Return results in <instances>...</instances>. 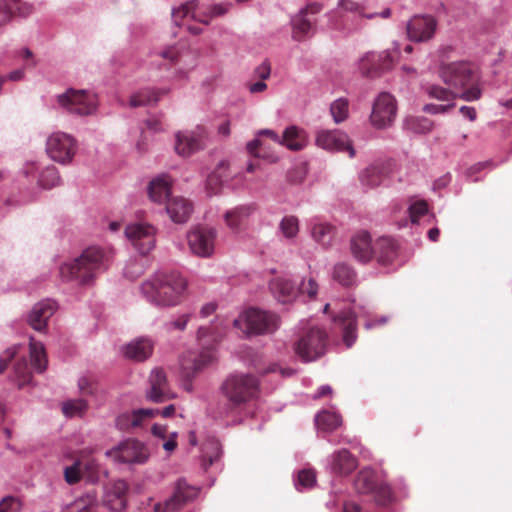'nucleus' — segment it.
<instances>
[{"label": "nucleus", "instance_id": "nucleus-31", "mask_svg": "<svg viewBox=\"0 0 512 512\" xmlns=\"http://www.w3.org/2000/svg\"><path fill=\"white\" fill-rule=\"evenodd\" d=\"M192 209V204L183 197L171 198L166 205V211L175 223L186 222L192 213Z\"/></svg>", "mask_w": 512, "mask_h": 512}, {"label": "nucleus", "instance_id": "nucleus-51", "mask_svg": "<svg viewBox=\"0 0 512 512\" xmlns=\"http://www.w3.org/2000/svg\"><path fill=\"white\" fill-rule=\"evenodd\" d=\"M60 183V176L54 166L45 168L40 175L39 184L43 188L51 189Z\"/></svg>", "mask_w": 512, "mask_h": 512}, {"label": "nucleus", "instance_id": "nucleus-17", "mask_svg": "<svg viewBox=\"0 0 512 512\" xmlns=\"http://www.w3.org/2000/svg\"><path fill=\"white\" fill-rule=\"evenodd\" d=\"M160 411L158 409H138L126 411L119 414L115 419V426L125 432H131L144 427L148 424Z\"/></svg>", "mask_w": 512, "mask_h": 512}, {"label": "nucleus", "instance_id": "nucleus-23", "mask_svg": "<svg viewBox=\"0 0 512 512\" xmlns=\"http://www.w3.org/2000/svg\"><path fill=\"white\" fill-rule=\"evenodd\" d=\"M206 132L203 128L179 132L176 135L175 150L181 156H190L204 147Z\"/></svg>", "mask_w": 512, "mask_h": 512}, {"label": "nucleus", "instance_id": "nucleus-41", "mask_svg": "<svg viewBox=\"0 0 512 512\" xmlns=\"http://www.w3.org/2000/svg\"><path fill=\"white\" fill-rule=\"evenodd\" d=\"M316 426L324 432H332L342 425V417L336 412L323 410L315 418Z\"/></svg>", "mask_w": 512, "mask_h": 512}, {"label": "nucleus", "instance_id": "nucleus-30", "mask_svg": "<svg viewBox=\"0 0 512 512\" xmlns=\"http://www.w3.org/2000/svg\"><path fill=\"white\" fill-rule=\"evenodd\" d=\"M270 290L281 303L292 302L298 296L295 284L289 279L275 278L270 282Z\"/></svg>", "mask_w": 512, "mask_h": 512}, {"label": "nucleus", "instance_id": "nucleus-48", "mask_svg": "<svg viewBox=\"0 0 512 512\" xmlns=\"http://www.w3.org/2000/svg\"><path fill=\"white\" fill-rule=\"evenodd\" d=\"M87 402L83 399L69 400L63 403L62 412L67 417L83 416L87 411Z\"/></svg>", "mask_w": 512, "mask_h": 512}, {"label": "nucleus", "instance_id": "nucleus-16", "mask_svg": "<svg viewBox=\"0 0 512 512\" xmlns=\"http://www.w3.org/2000/svg\"><path fill=\"white\" fill-rule=\"evenodd\" d=\"M395 63L393 54L389 51L366 53L359 61V70L367 77H377L392 69Z\"/></svg>", "mask_w": 512, "mask_h": 512}, {"label": "nucleus", "instance_id": "nucleus-32", "mask_svg": "<svg viewBox=\"0 0 512 512\" xmlns=\"http://www.w3.org/2000/svg\"><path fill=\"white\" fill-rule=\"evenodd\" d=\"M335 323L338 324L342 328L343 332V341L345 345L349 348L351 347L356 338V316L350 310L342 311L335 319Z\"/></svg>", "mask_w": 512, "mask_h": 512}, {"label": "nucleus", "instance_id": "nucleus-38", "mask_svg": "<svg viewBox=\"0 0 512 512\" xmlns=\"http://www.w3.org/2000/svg\"><path fill=\"white\" fill-rule=\"evenodd\" d=\"M378 483L377 474L371 468L360 470L354 480V487L360 494H371Z\"/></svg>", "mask_w": 512, "mask_h": 512}, {"label": "nucleus", "instance_id": "nucleus-15", "mask_svg": "<svg viewBox=\"0 0 512 512\" xmlns=\"http://www.w3.org/2000/svg\"><path fill=\"white\" fill-rule=\"evenodd\" d=\"M217 231L211 227L198 226L187 234L191 252L199 257H210L215 249Z\"/></svg>", "mask_w": 512, "mask_h": 512}, {"label": "nucleus", "instance_id": "nucleus-52", "mask_svg": "<svg viewBox=\"0 0 512 512\" xmlns=\"http://www.w3.org/2000/svg\"><path fill=\"white\" fill-rule=\"evenodd\" d=\"M349 103L346 99L335 100L330 107L331 115L336 123H341L348 117Z\"/></svg>", "mask_w": 512, "mask_h": 512}, {"label": "nucleus", "instance_id": "nucleus-11", "mask_svg": "<svg viewBox=\"0 0 512 512\" xmlns=\"http://www.w3.org/2000/svg\"><path fill=\"white\" fill-rule=\"evenodd\" d=\"M106 455L119 463L143 464L149 458V450L137 439H126L108 450Z\"/></svg>", "mask_w": 512, "mask_h": 512}, {"label": "nucleus", "instance_id": "nucleus-47", "mask_svg": "<svg viewBox=\"0 0 512 512\" xmlns=\"http://www.w3.org/2000/svg\"><path fill=\"white\" fill-rule=\"evenodd\" d=\"M14 376L18 386L21 388L32 380V373L25 358L19 359L14 365Z\"/></svg>", "mask_w": 512, "mask_h": 512}, {"label": "nucleus", "instance_id": "nucleus-49", "mask_svg": "<svg viewBox=\"0 0 512 512\" xmlns=\"http://www.w3.org/2000/svg\"><path fill=\"white\" fill-rule=\"evenodd\" d=\"M426 91L431 98L437 99L439 101H447L453 103L457 97H460V94L457 92L439 85H431L427 87Z\"/></svg>", "mask_w": 512, "mask_h": 512}, {"label": "nucleus", "instance_id": "nucleus-2", "mask_svg": "<svg viewBox=\"0 0 512 512\" xmlns=\"http://www.w3.org/2000/svg\"><path fill=\"white\" fill-rule=\"evenodd\" d=\"M187 288V281L178 272L157 273L141 286L146 299L157 306H174L180 303Z\"/></svg>", "mask_w": 512, "mask_h": 512}, {"label": "nucleus", "instance_id": "nucleus-61", "mask_svg": "<svg viewBox=\"0 0 512 512\" xmlns=\"http://www.w3.org/2000/svg\"><path fill=\"white\" fill-rule=\"evenodd\" d=\"M454 106V103H449L445 105L426 104L423 107V111L428 114H445L449 112Z\"/></svg>", "mask_w": 512, "mask_h": 512}, {"label": "nucleus", "instance_id": "nucleus-59", "mask_svg": "<svg viewBox=\"0 0 512 512\" xmlns=\"http://www.w3.org/2000/svg\"><path fill=\"white\" fill-rule=\"evenodd\" d=\"M20 509V501L13 496L4 497L0 501V512H19Z\"/></svg>", "mask_w": 512, "mask_h": 512}, {"label": "nucleus", "instance_id": "nucleus-50", "mask_svg": "<svg viewBox=\"0 0 512 512\" xmlns=\"http://www.w3.org/2000/svg\"><path fill=\"white\" fill-rule=\"evenodd\" d=\"M371 494L374 496L376 503L382 506L388 505L393 499L391 487L384 482L378 481L375 490Z\"/></svg>", "mask_w": 512, "mask_h": 512}, {"label": "nucleus", "instance_id": "nucleus-7", "mask_svg": "<svg viewBox=\"0 0 512 512\" xmlns=\"http://www.w3.org/2000/svg\"><path fill=\"white\" fill-rule=\"evenodd\" d=\"M375 15L367 14L365 7L353 0H339L337 9L331 15L332 28L338 31L357 29L362 18L372 19Z\"/></svg>", "mask_w": 512, "mask_h": 512}, {"label": "nucleus", "instance_id": "nucleus-12", "mask_svg": "<svg viewBox=\"0 0 512 512\" xmlns=\"http://www.w3.org/2000/svg\"><path fill=\"white\" fill-rule=\"evenodd\" d=\"M397 113L396 100L390 93L382 92L376 98L370 115L371 124L377 129L392 125Z\"/></svg>", "mask_w": 512, "mask_h": 512}, {"label": "nucleus", "instance_id": "nucleus-34", "mask_svg": "<svg viewBox=\"0 0 512 512\" xmlns=\"http://www.w3.org/2000/svg\"><path fill=\"white\" fill-rule=\"evenodd\" d=\"M153 351V343L148 338L136 339L124 347V355L134 361H144L149 358Z\"/></svg>", "mask_w": 512, "mask_h": 512}, {"label": "nucleus", "instance_id": "nucleus-9", "mask_svg": "<svg viewBox=\"0 0 512 512\" xmlns=\"http://www.w3.org/2000/svg\"><path fill=\"white\" fill-rule=\"evenodd\" d=\"M220 338L221 335L212 331L210 327H200L198 329V340L202 346V351L193 359H184L182 367L185 370L191 369L194 373H197L212 364L216 359L215 345L220 341Z\"/></svg>", "mask_w": 512, "mask_h": 512}, {"label": "nucleus", "instance_id": "nucleus-21", "mask_svg": "<svg viewBox=\"0 0 512 512\" xmlns=\"http://www.w3.org/2000/svg\"><path fill=\"white\" fill-rule=\"evenodd\" d=\"M128 485L124 480L109 483L104 488L102 505L110 511H121L127 504Z\"/></svg>", "mask_w": 512, "mask_h": 512}, {"label": "nucleus", "instance_id": "nucleus-33", "mask_svg": "<svg viewBox=\"0 0 512 512\" xmlns=\"http://www.w3.org/2000/svg\"><path fill=\"white\" fill-rule=\"evenodd\" d=\"M357 465V459L346 449H341L332 455L331 468L335 474L349 475Z\"/></svg>", "mask_w": 512, "mask_h": 512}, {"label": "nucleus", "instance_id": "nucleus-54", "mask_svg": "<svg viewBox=\"0 0 512 512\" xmlns=\"http://www.w3.org/2000/svg\"><path fill=\"white\" fill-rule=\"evenodd\" d=\"M82 476V460L80 459L64 469V479L69 485L78 483Z\"/></svg>", "mask_w": 512, "mask_h": 512}, {"label": "nucleus", "instance_id": "nucleus-40", "mask_svg": "<svg viewBox=\"0 0 512 512\" xmlns=\"http://www.w3.org/2000/svg\"><path fill=\"white\" fill-rule=\"evenodd\" d=\"M98 505V499L95 492H87L85 495L77 498L67 505L63 512H95Z\"/></svg>", "mask_w": 512, "mask_h": 512}, {"label": "nucleus", "instance_id": "nucleus-26", "mask_svg": "<svg viewBox=\"0 0 512 512\" xmlns=\"http://www.w3.org/2000/svg\"><path fill=\"white\" fill-rule=\"evenodd\" d=\"M150 389L147 398L153 402L160 403L175 397L169 389L165 373L160 368L152 370L149 378Z\"/></svg>", "mask_w": 512, "mask_h": 512}, {"label": "nucleus", "instance_id": "nucleus-1", "mask_svg": "<svg viewBox=\"0 0 512 512\" xmlns=\"http://www.w3.org/2000/svg\"><path fill=\"white\" fill-rule=\"evenodd\" d=\"M221 390L226 403L220 407L219 414L236 417L249 401L257 397L259 382L250 374H234L227 377Z\"/></svg>", "mask_w": 512, "mask_h": 512}, {"label": "nucleus", "instance_id": "nucleus-37", "mask_svg": "<svg viewBox=\"0 0 512 512\" xmlns=\"http://www.w3.org/2000/svg\"><path fill=\"white\" fill-rule=\"evenodd\" d=\"M171 178L168 175H161L154 178L148 186L150 199L156 203H163L171 193Z\"/></svg>", "mask_w": 512, "mask_h": 512}, {"label": "nucleus", "instance_id": "nucleus-5", "mask_svg": "<svg viewBox=\"0 0 512 512\" xmlns=\"http://www.w3.org/2000/svg\"><path fill=\"white\" fill-rule=\"evenodd\" d=\"M227 11L228 5L226 4H218L211 8H203L199 6L196 0H193L187 2L178 9L173 10L172 18L177 26L186 25L187 30L190 33L197 35L201 33V29L196 26L187 24L186 22L189 19L195 20L204 25H208L212 17L223 15Z\"/></svg>", "mask_w": 512, "mask_h": 512}, {"label": "nucleus", "instance_id": "nucleus-42", "mask_svg": "<svg viewBox=\"0 0 512 512\" xmlns=\"http://www.w3.org/2000/svg\"><path fill=\"white\" fill-rule=\"evenodd\" d=\"M31 363L38 372L45 371L47 367V356L45 348L41 342L30 339L29 343Z\"/></svg>", "mask_w": 512, "mask_h": 512}, {"label": "nucleus", "instance_id": "nucleus-28", "mask_svg": "<svg viewBox=\"0 0 512 512\" xmlns=\"http://www.w3.org/2000/svg\"><path fill=\"white\" fill-rule=\"evenodd\" d=\"M253 211L252 205H241L227 210L223 216L226 226L235 232L242 230L247 226Z\"/></svg>", "mask_w": 512, "mask_h": 512}, {"label": "nucleus", "instance_id": "nucleus-45", "mask_svg": "<svg viewBox=\"0 0 512 512\" xmlns=\"http://www.w3.org/2000/svg\"><path fill=\"white\" fill-rule=\"evenodd\" d=\"M333 277L341 285L351 286L355 282L356 273L347 264L339 263L334 267Z\"/></svg>", "mask_w": 512, "mask_h": 512}, {"label": "nucleus", "instance_id": "nucleus-6", "mask_svg": "<svg viewBox=\"0 0 512 512\" xmlns=\"http://www.w3.org/2000/svg\"><path fill=\"white\" fill-rule=\"evenodd\" d=\"M328 347V334L318 326L304 330L294 344L296 355L303 362H312L321 358Z\"/></svg>", "mask_w": 512, "mask_h": 512}, {"label": "nucleus", "instance_id": "nucleus-36", "mask_svg": "<svg viewBox=\"0 0 512 512\" xmlns=\"http://www.w3.org/2000/svg\"><path fill=\"white\" fill-rule=\"evenodd\" d=\"M166 88H146L134 93L129 100V106L132 108L146 106L157 103L161 97L168 94Z\"/></svg>", "mask_w": 512, "mask_h": 512}, {"label": "nucleus", "instance_id": "nucleus-8", "mask_svg": "<svg viewBox=\"0 0 512 512\" xmlns=\"http://www.w3.org/2000/svg\"><path fill=\"white\" fill-rule=\"evenodd\" d=\"M233 324L239 329H243L244 326L247 334H265L272 333L278 328L279 319L275 314L250 308L235 319Z\"/></svg>", "mask_w": 512, "mask_h": 512}, {"label": "nucleus", "instance_id": "nucleus-22", "mask_svg": "<svg viewBox=\"0 0 512 512\" xmlns=\"http://www.w3.org/2000/svg\"><path fill=\"white\" fill-rule=\"evenodd\" d=\"M56 310L57 305L53 300H41L32 307L27 316V323L32 329L44 332L47 328L49 319L53 316Z\"/></svg>", "mask_w": 512, "mask_h": 512}, {"label": "nucleus", "instance_id": "nucleus-56", "mask_svg": "<svg viewBox=\"0 0 512 512\" xmlns=\"http://www.w3.org/2000/svg\"><path fill=\"white\" fill-rule=\"evenodd\" d=\"M298 295H307L310 299H314L318 292V284L313 278L303 279L297 287Z\"/></svg>", "mask_w": 512, "mask_h": 512}, {"label": "nucleus", "instance_id": "nucleus-43", "mask_svg": "<svg viewBox=\"0 0 512 512\" xmlns=\"http://www.w3.org/2000/svg\"><path fill=\"white\" fill-rule=\"evenodd\" d=\"M434 123L426 117L410 116L404 120L403 128L415 134H426L432 131Z\"/></svg>", "mask_w": 512, "mask_h": 512}, {"label": "nucleus", "instance_id": "nucleus-35", "mask_svg": "<svg viewBox=\"0 0 512 512\" xmlns=\"http://www.w3.org/2000/svg\"><path fill=\"white\" fill-rule=\"evenodd\" d=\"M30 12L31 6L20 0H0V27L7 24L14 15L27 16Z\"/></svg>", "mask_w": 512, "mask_h": 512}, {"label": "nucleus", "instance_id": "nucleus-4", "mask_svg": "<svg viewBox=\"0 0 512 512\" xmlns=\"http://www.w3.org/2000/svg\"><path fill=\"white\" fill-rule=\"evenodd\" d=\"M439 76L446 85L456 90L470 86L460 94L463 100L474 101L481 97V90L476 85L479 76L473 64L465 61L444 63L439 67Z\"/></svg>", "mask_w": 512, "mask_h": 512}, {"label": "nucleus", "instance_id": "nucleus-24", "mask_svg": "<svg viewBox=\"0 0 512 512\" xmlns=\"http://www.w3.org/2000/svg\"><path fill=\"white\" fill-rule=\"evenodd\" d=\"M322 10V5L319 3H311L302 9L293 19V38L295 40H302L314 31V20L309 18L310 15H315Z\"/></svg>", "mask_w": 512, "mask_h": 512}, {"label": "nucleus", "instance_id": "nucleus-29", "mask_svg": "<svg viewBox=\"0 0 512 512\" xmlns=\"http://www.w3.org/2000/svg\"><path fill=\"white\" fill-rule=\"evenodd\" d=\"M351 252L360 262L366 263L374 256V245H371L370 235L363 231L351 239Z\"/></svg>", "mask_w": 512, "mask_h": 512}, {"label": "nucleus", "instance_id": "nucleus-64", "mask_svg": "<svg viewBox=\"0 0 512 512\" xmlns=\"http://www.w3.org/2000/svg\"><path fill=\"white\" fill-rule=\"evenodd\" d=\"M160 55L164 59L169 60L171 63H177L180 58L178 51L174 47L164 49L161 51Z\"/></svg>", "mask_w": 512, "mask_h": 512}, {"label": "nucleus", "instance_id": "nucleus-53", "mask_svg": "<svg viewBox=\"0 0 512 512\" xmlns=\"http://www.w3.org/2000/svg\"><path fill=\"white\" fill-rule=\"evenodd\" d=\"M247 151L250 155L267 159L271 162L275 161V157L266 151L265 144L260 139H255L247 144Z\"/></svg>", "mask_w": 512, "mask_h": 512}, {"label": "nucleus", "instance_id": "nucleus-39", "mask_svg": "<svg viewBox=\"0 0 512 512\" xmlns=\"http://www.w3.org/2000/svg\"><path fill=\"white\" fill-rule=\"evenodd\" d=\"M228 178V163L222 161L215 168V170L210 173L206 180V189L210 195H216L219 193L223 182Z\"/></svg>", "mask_w": 512, "mask_h": 512}, {"label": "nucleus", "instance_id": "nucleus-25", "mask_svg": "<svg viewBox=\"0 0 512 512\" xmlns=\"http://www.w3.org/2000/svg\"><path fill=\"white\" fill-rule=\"evenodd\" d=\"M260 135H266L270 137L276 144L285 145L290 150H301L307 144V135L303 129L296 126H290L283 132L282 138H280L272 130H263Z\"/></svg>", "mask_w": 512, "mask_h": 512}, {"label": "nucleus", "instance_id": "nucleus-63", "mask_svg": "<svg viewBox=\"0 0 512 512\" xmlns=\"http://www.w3.org/2000/svg\"><path fill=\"white\" fill-rule=\"evenodd\" d=\"M271 74V66L267 61H264L255 69V75L260 78V80H266L270 77Z\"/></svg>", "mask_w": 512, "mask_h": 512}, {"label": "nucleus", "instance_id": "nucleus-13", "mask_svg": "<svg viewBox=\"0 0 512 512\" xmlns=\"http://www.w3.org/2000/svg\"><path fill=\"white\" fill-rule=\"evenodd\" d=\"M156 228L149 223H132L126 226L125 236L132 246L142 255L155 247Z\"/></svg>", "mask_w": 512, "mask_h": 512}, {"label": "nucleus", "instance_id": "nucleus-58", "mask_svg": "<svg viewBox=\"0 0 512 512\" xmlns=\"http://www.w3.org/2000/svg\"><path fill=\"white\" fill-rule=\"evenodd\" d=\"M316 482V474L315 471L312 469H304L301 470L298 473L297 478V489H299V486H302L304 488H311Z\"/></svg>", "mask_w": 512, "mask_h": 512}, {"label": "nucleus", "instance_id": "nucleus-57", "mask_svg": "<svg viewBox=\"0 0 512 512\" xmlns=\"http://www.w3.org/2000/svg\"><path fill=\"white\" fill-rule=\"evenodd\" d=\"M82 460V474L85 475L90 481L98 479L99 466L95 459L88 458Z\"/></svg>", "mask_w": 512, "mask_h": 512}, {"label": "nucleus", "instance_id": "nucleus-44", "mask_svg": "<svg viewBox=\"0 0 512 512\" xmlns=\"http://www.w3.org/2000/svg\"><path fill=\"white\" fill-rule=\"evenodd\" d=\"M385 177V169L379 165H372L361 172L360 181L363 185L374 188L379 186Z\"/></svg>", "mask_w": 512, "mask_h": 512}, {"label": "nucleus", "instance_id": "nucleus-10", "mask_svg": "<svg viewBox=\"0 0 512 512\" xmlns=\"http://www.w3.org/2000/svg\"><path fill=\"white\" fill-rule=\"evenodd\" d=\"M58 103L69 113L80 116L92 114L97 107L96 96L85 90L69 89L58 96Z\"/></svg>", "mask_w": 512, "mask_h": 512}, {"label": "nucleus", "instance_id": "nucleus-18", "mask_svg": "<svg viewBox=\"0 0 512 512\" xmlns=\"http://www.w3.org/2000/svg\"><path fill=\"white\" fill-rule=\"evenodd\" d=\"M436 27L437 22L433 16L416 15L408 21L406 31L411 41L425 42L434 36Z\"/></svg>", "mask_w": 512, "mask_h": 512}, {"label": "nucleus", "instance_id": "nucleus-55", "mask_svg": "<svg viewBox=\"0 0 512 512\" xmlns=\"http://www.w3.org/2000/svg\"><path fill=\"white\" fill-rule=\"evenodd\" d=\"M280 229L285 237H295L299 230L298 219L294 216H288L283 218V220L280 223Z\"/></svg>", "mask_w": 512, "mask_h": 512}, {"label": "nucleus", "instance_id": "nucleus-27", "mask_svg": "<svg viewBox=\"0 0 512 512\" xmlns=\"http://www.w3.org/2000/svg\"><path fill=\"white\" fill-rule=\"evenodd\" d=\"M398 256V244L390 237H380L374 243V257L381 265H389Z\"/></svg>", "mask_w": 512, "mask_h": 512}, {"label": "nucleus", "instance_id": "nucleus-3", "mask_svg": "<svg viewBox=\"0 0 512 512\" xmlns=\"http://www.w3.org/2000/svg\"><path fill=\"white\" fill-rule=\"evenodd\" d=\"M106 269V255L99 247H89L73 262L61 265L59 273L64 281L90 283L97 273Z\"/></svg>", "mask_w": 512, "mask_h": 512}, {"label": "nucleus", "instance_id": "nucleus-62", "mask_svg": "<svg viewBox=\"0 0 512 512\" xmlns=\"http://www.w3.org/2000/svg\"><path fill=\"white\" fill-rule=\"evenodd\" d=\"M16 353H17L16 348L13 347V348L7 349L4 352V354L0 357V374L6 370L8 363L14 358Z\"/></svg>", "mask_w": 512, "mask_h": 512}, {"label": "nucleus", "instance_id": "nucleus-60", "mask_svg": "<svg viewBox=\"0 0 512 512\" xmlns=\"http://www.w3.org/2000/svg\"><path fill=\"white\" fill-rule=\"evenodd\" d=\"M428 211V205L425 201H417L409 207V214L412 222H417L419 217L425 215Z\"/></svg>", "mask_w": 512, "mask_h": 512}, {"label": "nucleus", "instance_id": "nucleus-14", "mask_svg": "<svg viewBox=\"0 0 512 512\" xmlns=\"http://www.w3.org/2000/svg\"><path fill=\"white\" fill-rule=\"evenodd\" d=\"M76 141L63 132L53 133L47 140L46 151L56 162L69 163L76 153Z\"/></svg>", "mask_w": 512, "mask_h": 512}, {"label": "nucleus", "instance_id": "nucleus-20", "mask_svg": "<svg viewBox=\"0 0 512 512\" xmlns=\"http://www.w3.org/2000/svg\"><path fill=\"white\" fill-rule=\"evenodd\" d=\"M316 144L318 147L328 151H346L348 152L349 157H353L355 155L352 142L344 132L339 130H326L319 132L317 134Z\"/></svg>", "mask_w": 512, "mask_h": 512}, {"label": "nucleus", "instance_id": "nucleus-19", "mask_svg": "<svg viewBox=\"0 0 512 512\" xmlns=\"http://www.w3.org/2000/svg\"><path fill=\"white\" fill-rule=\"evenodd\" d=\"M197 488L190 486L183 479L177 481L173 495L164 504H156V512H172L180 509L186 502L197 496Z\"/></svg>", "mask_w": 512, "mask_h": 512}, {"label": "nucleus", "instance_id": "nucleus-46", "mask_svg": "<svg viewBox=\"0 0 512 512\" xmlns=\"http://www.w3.org/2000/svg\"><path fill=\"white\" fill-rule=\"evenodd\" d=\"M312 236L321 245L328 246L334 237V228L329 224H315L312 228Z\"/></svg>", "mask_w": 512, "mask_h": 512}]
</instances>
